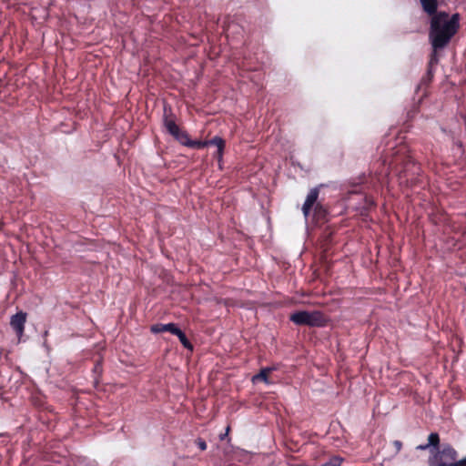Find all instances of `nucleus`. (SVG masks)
I'll list each match as a JSON object with an SVG mask.
<instances>
[{
    "label": "nucleus",
    "instance_id": "obj_6",
    "mask_svg": "<svg viewBox=\"0 0 466 466\" xmlns=\"http://www.w3.org/2000/svg\"><path fill=\"white\" fill-rule=\"evenodd\" d=\"M319 197V190L318 188H312L309 193L307 196V198L303 204L302 211L305 217H308L309 214V211L315 202L317 201Z\"/></svg>",
    "mask_w": 466,
    "mask_h": 466
},
{
    "label": "nucleus",
    "instance_id": "obj_1",
    "mask_svg": "<svg viewBox=\"0 0 466 466\" xmlns=\"http://www.w3.org/2000/svg\"><path fill=\"white\" fill-rule=\"evenodd\" d=\"M459 27L458 15L451 16L439 13L432 16L430 30V41L434 52L443 48L455 35Z\"/></svg>",
    "mask_w": 466,
    "mask_h": 466
},
{
    "label": "nucleus",
    "instance_id": "obj_5",
    "mask_svg": "<svg viewBox=\"0 0 466 466\" xmlns=\"http://www.w3.org/2000/svg\"><path fill=\"white\" fill-rule=\"evenodd\" d=\"M26 315L24 312H18L11 318L10 325L20 339L24 333Z\"/></svg>",
    "mask_w": 466,
    "mask_h": 466
},
{
    "label": "nucleus",
    "instance_id": "obj_4",
    "mask_svg": "<svg viewBox=\"0 0 466 466\" xmlns=\"http://www.w3.org/2000/svg\"><path fill=\"white\" fill-rule=\"evenodd\" d=\"M165 126L167 131L181 144H188L189 143V137L188 136L181 131L179 127L176 125V123L173 120H166Z\"/></svg>",
    "mask_w": 466,
    "mask_h": 466
},
{
    "label": "nucleus",
    "instance_id": "obj_3",
    "mask_svg": "<svg viewBox=\"0 0 466 466\" xmlns=\"http://www.w3.org/2000/svg\"><path fill=\"white\" fill-rule=\"evenodd\" d=\"M457 451L451 446H444L441 451H438L432 460L437 461H444L447 465L453 463L457 459Z\"/></svg>",
    "mask_w": 466,
    "mask_h": 466
},
{
    "label": "nucleus",
    "instance_id": "obj_10",
    "mask_svg": "<svg viewBox=\"0 0 466 466\" xmlns=\"http://www.w3.org/2000/svg\"><path fill=\"white\" fill-rule=\"evenodd\" d=\"M270 371H271L270 368L262 369L258 374L255 375L252 378L253 382L261 380V381H264L265 383L268 384L269 381H268V376Z\"/></svg>",
    "mask_w": 466,
    "mask_h": 466
},
{
    "label": "nucleus",
    "instance_id": "obj_18",
    "mask_svg": "<svg viewBox=\"0 0 466 466\" xmlns=\"http://www.w3.org/2000/svg\"><path fill=\"white\" fill-rule=\"evenodd\" d=\"M393 445L395 446L397 452L400 451L401 447H402V444H401V442L400 441H395L393 442Z\"/></svg>",
    "mask_w": 466,
    "mask_h": 466
},
{
    "label": "nucleus",
    "instance_id": "obj_15",
    "mask_svg": "<svg viewBox=\"0 0 466 466\" xmlns=\"http://www.w3.org/2000/svg\"><path fill=\"white\" fill-rule=\"evenodd\" d=\"M197 445L198 446V448L201 450V451H205L207 449V443L204 440L202 439H198L197 440Z\"/></svg>",
    "mask_w": 466,
    "mask_h": 466
},
{
    "label": "nucleus",
    "instance_id": "obj_16",
    "mask_svg": "<svg viewBox=\"0 0 466 466\" xmlns=\"http://www.w3.org/2000/svg\"><path fill=\"white\" fill-rule=\"evenodd\" d=\"M450 466H466V457L453 463H451Z\"/></svg>",
    "mask_w": 466,
    "mask_h": 466
},
{
    "label": "nucleus",
    "instance_id": "obj_20",
    "mask_svg": "<svg viewBox=\"0 0 466 466\" xmlns=\"http://www.w3.org/2000/svg\"><path fill=\"white\" fill-rule=\"evenodd\" d=\"M228 431H229V427H228V428H227V431H226V433H225V434H221V435H220V439H221V440H223V439L225 438V436H226V435H228Z\"/></svg>",
    "mask_w": 466,
    "mask_h": 466
},
{
    "label": "nucleus",
    "instance_id": "obj_14",
    "mask_svg": "<svg viewBox=\"0 0 466 466\" xmlns=\"http://www.w3.org/2000/svg\"><path fill=\"white\" fill-rule=\"evenodd\" d=\"M186 146H189L191 147L196 148H204L207 147V141H190L188 144H185Z\"/></svg>",
    "mask_w": 466,
    "mask_h": 466
},
{
    "label": "nucleus",
    "instance_id": "obj_12",
    "mask_svg": "<svg viewBox=\"0 0 466 466\" xmlns=\"http://www.w3.org/2000/svg\"><path fill=\"white\" fill-rule=\"evenodd\" d=\"M342 461L343 459L341 457L334 456L330 458L329 461L322 464L321 466H340Z\"/></svg>",
    "mask_w": 466,
    "mask_h": 466
},
{
    "label": "nucleus",
    "instance_id": "obj_17",
    "mask_svg": "<svg viewBox=\"0 0 466 466\" xmlns=\"http://www.w3.org/2000/svg\"><path fill=\"white\" fill-rule=\"evenodd\" d=\"M430 466H450V464L447 465L446 462H444V461H437L434 460H431Z\"/></svg>",
    "mask_w": 466,
    "mask_h": 466
},
{
    "label": "nucleus",
    "instance_id": "obj_19",
    "mask_svg": "<svg viewBox=\"0 0 466 466\" xmlns=\"http://www.w3.org/2000/svg\"><path fill=\"white\" fill-rule=\"evenodd\" d=\"M428 448H430V446L428 444H423V445L418 446V449L422 450V451L427 450Z\"/></svg>",
    "mask_w": 466,
    "mask_h": 466
},
{
    "label": "nucleus",
    "instance_id": "obj_2",
    "mask_svg": "<svg viewBox=\"0 0 466 466\" xmlns=\"http://www.w3.org/2000/svg\"><path fill=\"white\" fill-rule=\"evenodd\" d=\"M289 319L296 325L320 327L325 323V318L321 312L313 310H299L292 313Z\"/></svg>",
    "mask_w": 466,
    "mask_h": 466
},
{
    "label": "nucleus",
    "instance_id": "obj_7",
    "mask_svg": "<svg viewBox=\"0 0 466 466\" xmlns=\"http://www.w3.org/2000/svg\"><path fill=\"white\" fill-rule=\"evenodd\" d=\"M151 331L154 333L168 331L175 335V333L178 331V328L174 323L157 324L151 327Z\"/></svg>",
    "mask_w": 466,
    "mask_h": 466
},
{
    "label": "nucleus",
    "instance_id": "obj_11",
    "mask_svg": "<svg viewBox=\"0 0 466 466\" xmlns=\"http://www.w3.org/2000/svg\"><path fill=\"white\" fill-rule=\"evenodd\" d=\"M176 336L178 337L180 342L185 348L191 349L192 346L188 339H187L186 335L178 329V331L175 333Z\"/></svg>",
    "mask_w": 466,
    "mask_h": 466
},
{
    "label": "nucleus",
    "instance_id": "obj_9",
    "mask_svg": "<svg viewBox=\"0 0 466 466\" xmlns=\"http://www.w3.org/2000/svg\"><path fill=\"white\" fill-rule=\"evenodd\" d=\"M423 10L429 15H433L437 10V0H420Z\"/></svg>",
    "mask_w": 466,
    "mask_h": 466
},
{
    "label": "nucleus",
    "instance_id": "obj_13",
    "mask_svg": "<svg viewBox=\"0 0 466 466\" xmlns=\"http://www.w3.org/2000/svg\"><path fill=\"white\" fill-rule=\"evenodd\" d=\"M439 441H440V439H439V435L437 433H431L429 435V438H428V445L431 447V446H433V447H437L438 444H439Z\"/></svg>",
    "mask_w": 466,
    "mask_h": 466
},
{
    "label": "nucleus",
    "instance_id": "obj_8",
    "mask_svg": "<svg viewBox=\"0 0 466 466\" xmlns=\"http://www.w3.org/2000/svg\"><path fill=\"white\" fill-rule=\"evenodd\" d=\"M209 145H213L218 147L216 157H218V160H220L222 157V153L225 146L224 140L221 137H215L210 140H207V147Z\"/></svg>",
    "mask_w": 466,
    "mask_h": 466
}]
</instances>
